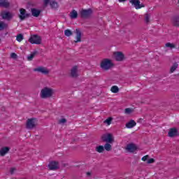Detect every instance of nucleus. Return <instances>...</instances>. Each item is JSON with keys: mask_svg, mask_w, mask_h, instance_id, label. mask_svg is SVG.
<instances>
[{"mask_svg": "<svg viewBox=\"0 0 179 179\" xmlns=\"http://www.w3.org/2000/svg\"><path fill=\"white\" fill-rule=\"evenodd\" d=\"M114 66L111 60L110 59H105L101 63V68L104 69V71H108L110 68Z\"/></svg>", "mask_w": 179, "mask_h": 179, "instance_id": "obj_3", "label": "nucleus"}, {"mask_svg": "<svg viewBox=\"0 0 179 179\" xmlns=\"http://www.w3.org/2000/svg\"><path fill=\"white\" fill-rule=\"evenodd\" d=\"M165 45L168 48H171V49L176 48V45H174L173 43H166Z\"/></svg>", "mask_w": 179, "mask_h": 179, "instance_id": "obj_33", "label": "nucleus"}, {"mask_svg": "<svg viewBox=\"0 0 179 179\" xmlns=\"http://www.w3.org/2000/svg\"><path fill=\"white\" fill-rule=\"evenodd\" d=\"M127 0H119V2H125Z\"/></svg>", "mask_w": 179, "mask_h": 179, "instance_id": "obj_43", "label": "nucleus"}, {"mask_svg": "<svg viewBox=\"0 0 179 179\" xmlns=\"http://www.w3.org/2000/svg\"><path fill=\"white\" fill-rule=\"evenodd\" d=\"M37 127V119L36 118H30L27 119L26 123V128L27 129H34Z\"/></svg>", "mask_w": 179, "mask_h": 179, "instance_id": "obj_4", "label": "nucleus"}, {"mask_svg": "<svg viewBox=\"0 0 179 179\" xmlns=\"http://www.w3.org/2000/svg\"><path fill=\"white\" fill-rule=\"evenodd\" d=\"M148 157H149V155H145L142 157L143 162H146L148 160Z\"/></svg>", "mask_w": 179, "mask_h": 179, "instance_id": "obj_40", "label": "nucleus"}, {"mask_svg": "<svg viewBox=\"0 0 179 179\" xmlns=\"http://www.w3.org/2000/svg\"><path fill=\"white\" fill-rule=\"evenodd\" d=\"M173 26H175V27H179V16L175 15L172 17L171 20Z\"/></svg>", "mask_w": 179, "mask_h": 179, "instance_id": "obj_16", "label": "nucleus"}, {"mask_svg": "<svg viewBox=\"0 0 179 179\" xmlns=\"http://www.w3.org/2000/svg\"><path fill=\"white\" fill-rule=\"evenodd\" d=\"M111 121H113V117H108L106 119L104 122L105 124H107L108 125H110L111 124Z\"/></svg>", "mask_w": 179, "mask_h": 179, "instance_id": "obj_34", "label": "nucleus"}, {"mask_svg": "<svg viewBox=\"0 0 179 179\" xmlns=\"http://www.w3.org/2000/svg\"><path fill=\"white\" fill-rule=\"evenodd\" d=\"M51 0H43V6H45V8H47V6H48V3H50V1Z\"/></svg>", "mask_w": 179, "mask_h": 179, "instance_id": "obj_35", "label": "nucleus"}, {"mask_svg": "<svg viewBox=\"0 0 179 179\" xmlns=\"http://www.w3.org/2000/svg\"><path fill=\"white\" fill-rule=\"evenodd\" d=\"M130 3L134 5L136 9H141V8H145V5L141 4V1L139 0H129Z\"/></svg>", "mask_w": 179, "mask_h": 179, "instance_id": "obj_10", "label": "nucleus"}, {"mask_svg": "<svg viewBox=\"0 0 179 179\" xmlns=\"http://www.w3.org/2000/svg\"><path fill=\"white\" fill-rule=\"evenodd\" d=\"M75 33L76 34V41L75 43H80L82 41V32L79 29H76Z\"/></svg>", "mask_w": 179, "mask_h": 179, "instance_id": "obj_15", "label": "nucleus"}, {"mask_svg": "<svg viewBox=\"0 0 179 179\" xmlns=\"http://www.w3.org/2000/svg\"><path fill=\"white\" fill-rule=\"evenodd\" d=\"M168 135L170 138H174V136H177L178 135V130H177L176 128H171L170 129Z\"/></svg>", "mask_w": 179, "mask_h": 179, "instance_id": "obj_14", "label": "nucleus"}, {"mask_svg": "<svg viewBox=\"0 0 179 179\" xmlns=\"http://www.w3.org/2000/svg\"><path fill=\"white\" fill-rule=\"evenodd\" d=\"M1 17L2 19H4L5 20H11L12 17H13V15L12 13L8 11H4L1 13Z\"/></svg>", "mask_w": 179, "mask_h": 179, "instance_id": "obj_12", "label": "nucleus"}, {"mask_svg": "<svg viewBox=\"0 0 179 179\" xmlns=\"http://www.w3.org/2000/svg\"><path fill=\"white\" fill-rule=\"evenodd\" d=\"M113 55L116 61L121 62L125 59V55H124V53H122V52H115L113 53Z\"/></svg>", "mask_w": 179, "mask_h": 179, "instance_id": "obj_8", "label": "nucleus"}, {"mask_svg": "<svg viewBox=\"0 0 179 179\" xmlns=\"http://www.w3.org/2000/svg\"><path fill=\"white\" fill-rule=\"evenodd\" d=\"M10 150L9 147H3L0 150V156H5Z\"/></svg>", "mask_w": 179, "mask_h": 179, "instance_id": "obj_19", "label": "nucleus"}, {"mask_svg": "<svg viewBox=\"0 0 179 179\" xmlns=\"http://www.w3.org/2000/svg\"><path fill=\"white\" fill-rule=\"evenodd\" d=\"M177 68H178V64L177 63H174L172 66L171 67L170 69V73H173V72H174L176 71V69H177Z\"/></svg>", "mask_w": 179, "mask_h": 179, "instance_id": "obj_27", "label": "nucleus"}, {"mask_svg": "<svg viewBox=\"0 0 179 179\" xmlns=\"http://www.w3.org/2000/svg\"><path fill=\"white\" fill-rule=\"evenodd\" d=\"M53 94H54V90L48 87H45L41 91V99H50V97H52Z\"/></svg>", "mask_w": 179, "mask_h": 179, "instance_id": "obj_1", "label": "nucleus"}, {"mask_svg": "<svg viewBox=\"0 0 179 179\" xmlns=\"http://www.w3.org/2000/svg\"><path fill=\"white\" fill-rule=\"evenodd\" d=\"M137 150L138 147H136V145H135L134 143L127 144L126 147V150L127 152H129L130 153H134V152H135Z\"/></svg>", "mask_w": 179, "mask_h": 179, "instance_id": "obj_11", "label": "nucleus"}, {"mask_svg": "<svg viewBox=\"0 0 179 179\" xmlns=\"http://www.w3.org/2000/svg\"><path fill=\"white\" fill-rule=\"evenodd\" d=\"M13 170H14V169H13V168H12V169H11V170H10V173H11V174H13Z\"/></svg>", "mask_w": 179, "mask_h": 179, "instance_id": "obj_42", "label": "nucleus"}, {"mask_svg": "<svg viewBox=\"0 0 179 179\" xmlns=\"http://www.w3.org/2000/svg\"><path fill=\"white\" fill-rule=\"evenodd\" d=\"M58 162L52 161L48 164L49 170H58Z\"/></svg>", "mask_w": 179, "mask_h": 179, "instance_id": "obj_13", "label": "nucleus"}, {"mask_svg": "<svg viewBox=\"0 0 179 179\" xmlns=\"http://www.w3.org/2000/svg\"><path fill=\"white\" fill-rule=\"evenodd\" d=\"M10 57L13 59H16V58H17V55H16V53H15V52H13V53L10 54Z\"/></svg>", "mask_w": 179, "mask_h": 179, "instance_id": "obj_37", "label": "nucleus"}, {"mask_svg": "<svg viewBox=\"0 0 179 179\" xmlns=\"http://www.w3.org/2000/svg\"><path fill=\"white\" fill-rule=\"evenodd\" d=\"M136 125V122H135V120H131L126 124V128H129V129L134 128V127H135Z\"/></svg>", "mask_w": 179, "mask_h": 179, "instance_id": "obj_20", "label": "nucleus"}, {"mask_svg": "<svg viewBox=\"0 0 179 179\" xmlns=\"http://www.w3.org/2000/svg\"><path fill=\"white\" fill-rule=\"evenodd\" d=\"M93 15V10L92 8L83 9L80 11V17L81 19H90Z\"/></svg>", "mask_w": 179, "mask_h": 179, "instance_id": "obj_2", "label": "nucleus"}, {"mask_svg": "<svg viewBox=\"0 0 179 179\" xmlns=\"http://www.w3.org/2000/svg\"><path fill=\"white\" fill-rule=\"evenodd\" d=\"M60 124H65L66 122V119L62 118L59 120Z\"/></svg>", "mask_w": 179, "mask_h": 179, "instance_id": "obj_39", "label": "nucleus"}, {"mask_svg": "<svg viewBox=\"0 0 179 179\" xmlns=\"http://www.w3.org/2000/svg\"><path fill=\"white\" fill-rule=\"evenodd\" d=\"M145 23H149L150 22V14H145Z\"/></svg>", "mask_w": 179, "mask_h": 179, "instance_id": "obj_32", "label": "nucleus"}, {"mask_svg": "<svg viewBox=\"0 0 179 179\" xmlns=\"http://www.w3.org/2000/svg\"><path fill=\"white\" fill-rule=\"evenodd\" d=\"M110 91L112 93H118V92H120V88H118V87L116 85H114L111 87Z\"/></svg>", "mask_w": 179, "mask_h": 179, "instance_id": "obj_28", "label": "nucleus"}, {"mask_svg": "<svg viewBox=\"0 0 179 179\" xmlns=\"http://www.w3.org/2000/svg\"><path fill=\"white\" fill-rule=\"evenodd\" d=\"M104 149L106 150L107 152H110V150H111V145L110 144V143H106L104 145Z\"/></svg>", "mask_w": 179, "mask_h": 179, "instance_id": "obj_29", "label": "nucleus"}, {"mask_svg": "<svg viewBox=\"0 0 179 179\" xmlns=\"http://www.w3.org/2000/svg\"><path fill=\"white\" fill-rule=\"evenodd\" d=\"M52 9H57L58 8V3L55 1H52L50 3Z\"/></svg>", "mask_w": 179, "mask_h": 179, "instance_id": "obj_24", "label": "nucleus"}, {"mask_svg": "<svg viewBox=\"0 0 179 179\" xmlns=\"http://www.w3.org/2000/svg\"><path fill=\"white\" fill-rule=\"evenodd\" d=\"M70 17L71 19H76L78 17V11L76 10H73L70 13Z\"/></svg>", "mask_w": 179, "mask_h": 179, "instance_id": "obj_21", "label": "nucleus"}, {"mask_svg": "<svg viewBox=\"0 0 179 179\" xmlns=\"http://www.w3.org/2000/svg\"><path fill=\"white\" fill-rule=\"evenodd\" d=\"M154 162H155V159L150 158V159H148V164H152V163H153Z\"/></svg>", "mask_w": 179, "mask_h": 179, "instance_id": "obj_38", "label": "nucleus"}, {"mask_svg": "<svg viewBox=\"0 0 179 179\" xmlns=\"http://www.w3.org/2000/svg\"><path fill=\"white\" fill-rule=\"evenodd\" d=\"M87 176L88 177H90V176H92V173H90V172H87Z\"/></svg>", "mask_w": 179, "mask_h": 179, "instance_id": "obj_41", "label": "nucleus"}, {"mask_svg": "<svg viewBox=\"0 0 179 179\" xmlns=\"http://www.w3.org/2000/svg\"><path fill=\"white\" fill-rule=\"evenodd\" d=\"M10 3L6 1H0V6L2 8H9Z\"/></svg>", "mask_w": 179, "mask_h": 179, "instance_id": "obj_23", "label": "nucleus"}, {"mask_svg": "<svg viewBox=\"0 0 179 179\" xmlns=\"http://www.w3.org/2000/svg\"><path fill=\"white\" fill-rule=\"evenodd\" d=\"M8 27V24H5V22L0 21V31H2V30H5Z\"/></svg>", "mask_w": 179, "mask_h": 179, "instance_id": "obj_26", "label": "nucleus"}, {"mask_svg": "<svg viewBox=\"0 0 179 179\" xmlns=\"http://www.w3.org/2000/svg\"><path fill=\"white\" fill-rule=\"evenodd\" d=\"M36 54H38V52L37 50H35L34 52L30 54V55L27 57L28 61H32L34 57H36Z\"/></svg>", "mask_w": 179, "mask_h": 179, "instance_id": "obj_22", "label": "nucleus"}, {"mask_svg": "<svg viewBox=\"0 0 179 179\" xmlns=\"http://www.w3.org/2000/svg\"><path fill=\"white\" fill-rule=\"evenodd\" d=\"M31 44H41V37L38 35H32L29 39Z\"/></svg>", "mask_w": 179, "mask_h": 179, "instance_id": "obj_6", "label": "nucleus"}, {"mask_svg": "<svg viewBox=\"0 0 179 179\" xmlns=\"http://www.w3.org/2000/svg\"><path fill=\"white\" fill-rule=\"evenodd\" d=\"M96 152H98V153H103V151L104 150V146L103 145H99L96 146L95 148Z\"/></svg>", "mask_w": 179, "mask_h": 179, "instance_id": "obj_25", "label": "nucleus"}, {"mask_svg": "<svg viewBox=\"0 0 179 179\" xmlns=\"http://www.w3.org/2000/svg\"><path fill=\"white\" fill-rule=\"evenodd\" d=\"M1 1H8V0H1Z\"/></svg>", "mask_w": 179, "mask_h": 179, "instance_id": "obj_44", "label": "nucleus"}, {"mask_svg": "<svg viewBox=\"0 0 179 179\" xmlns=\"http://www.w3.org/2000/svg\"><path fill=\"white\" fill-rule=\"evenodd\" d=\"M71 78H78V66H74L71 70Z\"/></svg>", "mask_w": 179, "mask_h": 179, "instance_id": "obj_18", "label": "nucleus"}, {"mask_svg": "<svg viewBox=\"0 0 179 179\" xmlns=\"http://www.w3.org/2000/svg\"><path fill=\"white\" fill-rule=\"evenodd\" d=\"M101 139L103 142H106V143H113L114 142V137H113L111 134L102 135Z\"/></svg>", "mask_w": 179, "mask_h": 179, "instance_id": "obj_5", "label": "nucleus"}, {"mask_svg": "<svg viewBox=\"0 0 179 179\" xmlns=\"http://www.w3.org/2000/svg\"><path fill=\"white\" fill-rule=\"evenodd\" d=\"M34 72H39L40 73H43V75H48L50 73V71L43 66L34 69Z\"/></svg>", "mask_w": 179, "mask_h": 179, "instance_id": "obj_9", "label": "nucleus"}, {"mask_svg": "<svg viewBox=\"0 0 179 179\" xmlns=\"http://www.w3.org/2000/svg\"><path fill=\"white\" fill-rule=\"evenodd\" d=\"M125 114H131L132 113V110L129 108H127L124 110Z\"/></svg>", "mask_w": 179, "mask_h": 179, "instance_id": "obj_36", "label": "nucleus"}, {"mask_svg": "<svg viewBox=\"0 0 179 179\" xmlns=\"http://www.w3.org/2000/svg\"><path fill=\"white\" fill-rule=\"evenodd\" d=\"M64 34L65 36H66L67 37H71V36H72L73 34L72 33V31L69 30V29H66L64 31Z\"/></svg>", "mask_w": 179, "mask_h": 179, "instance_id": "obj_30", "label": "nucleus"}, {"mask_svg": "<svg viewBox=\"0 0 179 179\" xmlns=\"http://www.w3.org/2000/svg\"><path fill=\"white\" fill-rule=\"evenodd\" d=\"M178 3H179V1H178Z\"/></svg>", "mask_w": 179, "mask_h": 179, "instance_id": "obj_45", "label": "nucleus"}, {"mask_svg": "<svg viewBox=\"0 0 179 179\" xmlns=\"http://www.w3.org/2000/svg\"><path fill=\"white\" fill-rule=\"evenodd\" d=\"M23 38H24L23 34H19L18 35H17L16 40L19 43H20L23 40Z\"/></svg>", "mask_w": 179, "mask_h": 179, "instance_id": "obj_31", "label": "nucleus"}, {"mask_svg": "<svg viewBox=\"0 0 179 179\" xmlns=\"http://www.w3.org/2000/svg\"><path fill=\"white\" fill-rule=\"evenodd\" d=\"M31 15L32 16H34V17H38L40 16V13H41V10H38L37 8H31Z\"/></svg>", "mask_w": 179, "mask_h": 179, "instance_id": "obj_17", "label": "nucleus"}, {"mask_svg": "<svg viewBox=\"0 0 179 179\" xmlns=\"http://www.w3.org/2000/svg\"><path fill=\"white\" fill-rule=\"evenodd\" d=\"M20 13L19 17L20 20H24V19H27L30 17H31V14L27 13L26 11V9L24 8H20Z\"/></svg>", "mask_w": 179, "mask_h": 179, "instance_id": "obj_7", "label": "nucleus"}]
</instances>
